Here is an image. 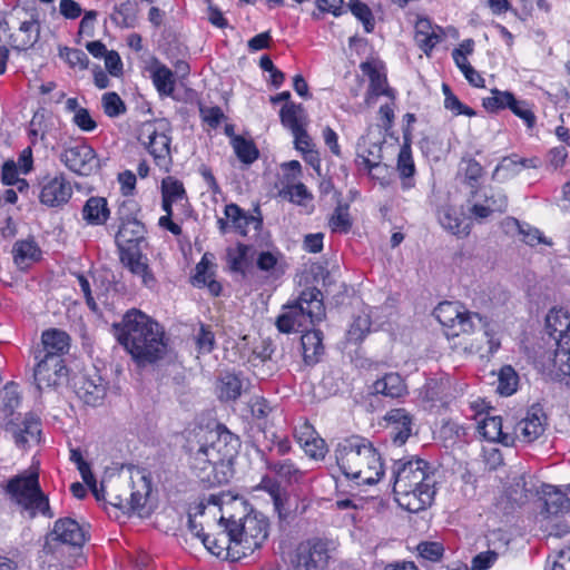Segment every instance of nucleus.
<instances>
[{
	"label": "nucleus",
	"instance_id": "nucleus-61",
	"mask_svg": "<svg viewBox=\"0 0 570 570\" xmlns=\"http://www.w3.org/2000/svg\"><path fill=\"white\" fill-rule=\"evenodd\" d=\"M515 224L519 228V233L522 235V240L530 246H535L538 244L552 245L550 240H548L542 233L534 227L522 228L518 220Z\"/></svg>",
	"mask_w": 570,
	"mask_h": 570
},
{
	"label": "nucleus",
	"instance_id": "nucleus-38",
	"mask_svg": "<svg viewBox=\"0 0 570 570\" xmlns=\"http://www.w3.org/2000/svg\"><path fill=\"white\" fill-rule=\"evenodd\" d=\"M78 394L85 403L96 406L106 395V385L101 377H98V382L92 379L83 377L81 384L78 386Z\"/></svg>",
	"mask_w": 570,
	"mask_h": 570
},
{
	"label": "nucleus",
	"instance_id": "nucleus-41",
	"mask_svg": "<svg viewBox=\"0 0 570 570\" xmlns=\"http://www.w3.org/2000/svg\"><path fill=\"white\" fill-rule=\"evenodd\" d=\"M151 79L160 95H173L175 79L173 71L167 66L156 62L151 70Z\"/></svg>",
	"mask_w": 570,
	"mask_h": 570
},
{
	"label": "nucleus",
	"instance_id": "nucleus-50",
	"mask_svg": "<svg viewBox=\"0 0 570 570\" xmlns=\"http://www.w3.org/2000/svg\"><path fill=\"white\" fill-rule=\"evenodd\" d=\"M197 537L202 540V542L206 547V549L214 556L222 557L224 554V552L226 551V557L230 558L228 556L227 531H225V534L219 538L213 537L207 533L200 534L199 532H197Z\"/></svg>",
	"mask_w": 570,
	"mask_h": 570
},
{
	"label": "nucleus",
	"instance_id": "nucleus-45",
	"mask_svg": "<svg viewBox=\"0 0 570 570\" xmlns=\"http://www.w3.org/2000/svg\"><path fill=\"white\" fill-rule=\"evenodd\" d=\"M512 102H514V95L510 91H501L499 89H492L491 96L482 99V106L489 112L509 109Z\"/></svg>",
	"mask_w": 570,
	"mask_h": 570
},
{
	"label": "nucleus",
	"instance_id": "nucleus-63",
	"mask_svg": "<svg viewBox=\"0 0 570 570\" xmlns=\"http://www.w3.org/2000/svg\"><path fill=\"white\" fill-rule=\"evenodd\" d=\"M303 450L307 456L314 460H322L327 453V445L320 435L313 441L308 442L303 446Z\"/></svg>",
	"mask_w": 570,
	"mask_h": 570
},
{
	"label": "nucleus",
	"instance_id": "nucleus-31",
	"mask_svg": "<svg viewBox=\"0 0 570 570\" xmlns=\"http://www.w3.org/2000/svg\"><path fill=\"white\" fill-rule=\"evenodd\" d=\"M303 358L307 365H314L324 354L323 333L320 330L304 331L301 337Z\"/></svg>",
	"mask_w": 570,
	"mask_h": 570
},
{
	"label": "nucleus",
	"instance_id": "nucleus-39",
	"mask_svg": "<svg viewBox=\"0 0 570 570\" xmlns=\"http://www.w3.org/2000/svg\"><path fill=\"white\" fill-rule=\"evenodd\" d=\"M161 198H165L175 205L185 207L188 204V197L184 184L173 176H167L161 180Z\"/></svg>",
	"mask_w": 570,
	"mask_h": 570
},
{
	"label": "nucleus",
	"instance_id": "nucleus-48",
	"mask_svg": "<svg viewBox=\"0 0 570 570\" xmlns=\"http://www.w3.org/2000/svg\"><path fill=\"white\" fill-rule=\"evenodd\" d=\"M519 376L511 365L503 366L499 372L498 392L501 395H511L517 391Z\"/></svg>",
	"mask_w": 570,
	"mask_h": 570
},
{
	"label": "nucleus",
	"instance_id": "nucleus-52",
	"mask_svg": "<svg viewBox=\"0 0 570 570\" xmlns=\"http://www.w3.org/2000/svg\"><path fill=\"white\" fill-rule=\"evenodd\" d=\"M195 343L199 353L209 354L216 346L215 334L209 325L200 324L195 335Z\"/></svg>",
	"mask_w": 570,
	"mask_h": 570
},
{
	"label": "nucleus",
	"instance_id": "nucleus-54",
	"mask_svg": "<svg viewBox=\"0 0 570 570\" xmlns=\"http://www.w3.org/2000/svg\"><path fill=\"white\" fill-rule=\"evenodd\" d=\"M330 227L333 232L347 233L352 227L348 207L338 205L330 218Z\"/></svg>",
	"mask_w": 570,
	"mask_h": 570
},
{
	"label": "nucleus",
	"instance_id": "nucleus-58",
	"mask_svg": "<svg viewBox=\"0 0 570 570\" xmlns=\"http://www.w3.org/2000/svg\"><path fill=\"white\" fill-rule=\"evenodd\" d=\"M417 552L420 558L428 561H439L444 552L443 546L440 542H421L417 546Z\"/></svg>",
	"mask_w": 570,
	"mask_h": 570
},
{
	"label": "nucleus",
	"instance_id": "nucleus-40",
	"mask_svg": "<svg viewBox=\"0 0 570 570\" xmlns=\"http://www.w3.org/2000/svg\"><path fill=\"white\" fill-rule=\"evenodd\" d=\"M218 396L223 401H235L237 400L243 391V380L235 373H224L219 377L217 386Z\"/></svg>",
	"mask_w": 570,
	"mask_h": 570
},
{
	"label": "nucleus",
	"instance_id": "nucleus-49",
	"mask_svg": "<svg viewBox=\"0 0 570 570\" xmlns=\"http://www.w3.org/2000/svg\"><path fill=\"white\" fill-rule=\"evenodd\" d=\"M350 11L363 23L366 32H372L375 27V19L370 7L360 0H348Z\"/></svg>",
	"mask_w": 570,
	"mask_h": 570
},
{
	"label": "nucleus",
	"instance_id": "nucleus-15",
	"mask_svg": "<svg viewBox=\"0 0 570 570\" xmlns=\"http://www.w3.org/2000/svg\"><path fill=\"white\" fill-rule=\"evenodd\" d=\"M35 360L37 363L33 370V380L39 391L56 387L67 377L68 368L65 360L45 358L37 355H35Z\"/></svg>",
	"mask_w": 570,
	"mask_h": 570
},
{
	"label": "nucleus",
	"instance_id": "nucleus-56",
	"mask_svg": "<svg viewBox=\"0 0 570 570\" xmlns=\"http://www.w3.org/2000/svg\"><path fill=\"white\" fill-rule=\"evenodd\" d=\"M444 36V31L439 30L438 32L415 33L414 39L419 48L429 55L433 48L443 39Z\"/></svg>",
	"mask_w": 570,
	"mask_h": 570
},
{
	"label": "nucleus",
	"instance_id": "nucleus-32",
	"mask_svg": "<svg viewBox=\"0 0 570 570\" xmlns=\"http://www.w3.org/2000/svg\"><path fill=\"white\" fill-rule=\"evenodd\" d=\"M479 431L489 441H498L505 445L513 443L514 439L503 432L502 419L499 415H490L489 413L479 422Z\"/></svg>",
	"mask_w": 570,
	"mask_h": 570
},
{
	"label": "nucleus",
	"instance_id": "nucleus-22",
	"mask_svg": "<svg viewBox=\"0 0 570 570\" xmlns=\"http://www.w3.org/2000/svg\"><path fill=\"white\" fill-rule=\"evenodd\" d=\"M390 438L396 445L406 442L412 433L413 416L405 409H392L385 415Z\"/></svg>",
	"mask_w": 570,
	"mask_h": 570
},
{
	"label": "nucleus",
	"instance_id": "nucleus-47",
	"mask_svg": "<svg viewBox=\"0 0 570 570\" xmlns=\"http://www.w3.org/2000/svg\"><path fill=\"white\" fill-rule=\"evenodd\" d=\"M371 330V318L366 313L354 316L350 328L347 330V340L350 342H362Z\"/></svg>",
	"mask_w": 570,
	"mask_h": 570
},
{
	"label": "nucleus",
	"instance_id": "nucleus-7",
	"mask_svg": "<svg viewBox=\"0 0 570 570\" xmlns=\"http://www.w3.org/2000/svg\"><path fill=\"white\" fill-rule=\"evenodd\" d=\"M549 334L556 340L557 348L552 358L556 377L570 385V313L563 308H552L546 317Z\"/></svg>",
	"mask_w": 570,
	"mask_h": 570
},
{
	"label": "nucleus",
	"instance_id": "nucleus-6",
	"mask_svg": "<svg viewBox=\"0 0 570 570\" xmlns=\"http://www.w3.org/2000/svg\"><path fill=\"white\" fill-rule=\"evenodd\" d=\"M324 316L323 294L312 287L304 289L295 302L283 306L275 325L285 334L304 332L309 325L321 322Z\"/></svg>",
	"mask_w": 570,
	"mask_h": 570
},
{
	"label": "nucleus",
	"instance_id": "nucleus-62",
	"mask_svg": "<svg viewBox=\"0 0 570 570\" xmlns=\"http://www.w3.org/2000/svg\"><path fill=\"white\" fill-rule=\"evenodd\" d=\"M320 434L314 429V426L307 422L304 421L301 425L295 428L294 430V438L299 443V445L303 448L308 442L316 439Z\"/></svg>",
	"mask_w": 570,
	"mask_h": 570
},
{
	"label": "nucleus",
	"instance_id": "nucleus-4",
	"mask_svg": "<svg viewBox=\"0 0 570 570\" xmlns=\"http://www.w3.org/2000/svg\"><path fill=\"white\" fill-rule=\"evenodd\" d=\"M335 455L342 473L348 479L364 484H375L384 474L380 453L365 439H345L338 443Z\"/></svg>",
	"mask_w": 570,
	"mask_h": 570
},
{
	"label": "nucleus",
	"instance_id": "nucleus-20",
	"mask_svg": "<svg viewBox=\"0 0 570 570\" xmlns=\"http://www.w3.org/2000/svg\"><path fill=\"white\" fill-rule=\"evenodd\" d=\"M69 348L70 336L65 331L49 328L42 332L41 347L36 348L33 355L63 360V355L69 352Z\"/></svg>",
	"mask_w": 570,
	"mask_h": 570
},
{
	"label": "nucleus",
	"instance_id": "nucleus-53",
	"mask_svg": "<svg viewBox=\"0 0 570 570\" xmlns=\"http://www.w3.org/2000/svg\"><path fill=\"white\" fill-rule=\"evenodd\" d=\"M102 108L108 117H118L126 112V105L118 94L106 92L101 99Z\"/></svg>",
	"mask_w": 570,
	"mask_h": 570
},
{
	"label": "nucleus",
	"instance_id": "nucleus-57",
	"mask_svg": "<svg viewBox=\"0 0 570 570\" xmlns=\"http://www.w3.org/2000/svg\"><path fill=\"white\" fill-rule=\"evenodd\" d=\"M60 57L72 68L87 69L89 63L87 55L81 49L63 48L60 50Z\"/></svg>",
	"mask_w": 570,
	"mask_h": 570
},
{
	"label": "nucleus",
	"instance_id": "nucleus-33",
	"mask_svg": "<svg viewBox=\"0 0 570 570\" xmlns=\"http://www.w3.org/2000/svg\"><path fill=\"white\" fill-rule=\"evenodd\" d=\"M438 220L441 226L453 235H468V226H463V215L450 205H443L438 209Z\"/></svg>",
	"mask_w": 570,
	"mask_h": 570
},
{
	"label": "nucleus",
	"instance_id": "nucleus-17",
	"mask_svg": "<svg viewBox=\"0 0 570 570\" xmlns=\"http://www.w3.org/2000/svg\"><path fill=\"white\" fill-rule=\"evenodd\" d=\"M39 187V202L47 207H61L72 196V187L62 174L43 177Z\"/></svg>",
	"mask_w": 570,
	"mask_h": 570
},
{
	"label": "nucleus",
	"instance_id": "nucleus-11",
	"mask_svg": "<svg viewBox=\"0 0 570 570\" xmlns=\"http://www.w3.org/2000/svg\"><path fill=\"white\" fill-rule=\"evenodd\" d=\"M474 314L459 302H442L434 309V316L442 324L449 338L459 337L461 334H471L475 327Z\"/></svg>",
	"mask_w": 570,
	"mask_h": 570
},
{
	"label": "nucleus",
	"instance_id": "nucleus-29",
	"mask_svg": "<svg viewBox=\"0 0 570 570\" xmlns=\"http://www.w3.org/2000/svg\"><path fill=\"white\" fill-rule=\"evenodd\" d=\"M262 460L271 472L288 484L299 483L305 476V472L288 459L272 461L263 454Z\"/></svg>",
	"mask_w": 570,
	"mask_h": 570
},
{
	"label": "nucleus",
	"instance_id": "nucleus-37",
	"mask_svg": "<svg viewBox=\"0 0 570 570\" xmlns=\"http://www.w3.org/2000/svg\"><path fill=\"white\" fill-rule=\"evenodd\" d=\"M209 266L210 263L206 255L203 256L200 262L196 265L193 285L196 287L207 286L213 295L218 296L222 292V285L213 278L214 274L209 271Z\"/></svg>",
	"mask_w": 570,
	"mask_h": 570
},
{
	"label": "nucleus",
	"instance_id": "nucleus-10",
	"mask_svg": "<svg viewBox=\"0 0 570 570\" xmlns=\"http://www.w3.org/2000/svg\"><path fill=\"white\" fill-rule=\"evenodd\" d=\"M334 548L327 539L311 538L297 544L292 558L293 570H328Z\"/></svg>",
	"mask_w": 570,
	"mask_h": 570
},
{
	"label": "nucleus",
	"instance_id": "nucleus-14",
	"mask_svg": "<svg viewBox=\"0 0 570 570\" xmlns=\"http://www.w3.org/2000/svg\"><path fill=\"white\" fill-rule=\"evenodd\" d=\"M83 543H58L45 541L42 553L50 557L47 561L50 566H60L62 569H73L85 563L82 553Z\"/></svg>",
	"mask_w": 570,
	"mask_h": 570
},
{
	"label": "nucleus",
	"instance_id": "nucleus-9",
	"mask_svg": "<svg viewBox=\"0 0 570 570\" xmlns=\"http://www.w3.org/2000/svg\"><path fill=\"white\" fill-rule=\"evenodd\" d=\"M171 129L166 120H156L142 124L138 140L145 146L155 164L165 171L173 165Z\"/></svg>",
	"mask_w": 570,
	"mask_h": 570
},
{
	"label": "nucleus",
	"instance_id": "nucleus-64",
	"mask_svg": "<svg viewBox=\"0 0 570 570\" xmlns=\"http://www.w3.org/2000/svg\"><path fill=\"white\" fill-rule=\"evenodd\" d=\"M203 120L212 128H217L224 119V112L220 107H200L199 109Z\"/></svg>",
	"mask_w": 570,
	"mask_h": 570
},
{
	"label": "nucleus",
	"instance_id": "nucleus-36",
	"mask_svg": "<svg viewBox=\"0 0 570 570\" xmlns=\"http://www.w3.org/2000/svg\"><path fill=\"white\" fill-rule=\"evenodd\" d=\"M281 122L291 131L305 127L307 124V115L301 104L287 102L279 111Z\"/></svg>",
	"mask_w": 570,
	"mask_h": 570
},
{
	"label": "nucleus",
	"instance_id": "nucleus-35",
	"mask_svg": "<svg viewBox=\"0 0 570 570\" xmlns=\"http://www.w3.org/2000/svg\"><path fill=\"white\" fill-rule=\"evenodd\" d=\"M12 254L14 263L21 268L30 266L41 257V250L32 239L18 240L13 245Z\"/></svg>",
	"mask_w": 570,
	"mask_h": 570
},
{
	"label": "nucleus",
	"instance_id": "nucleus-44",
	"mask_svg": "<svg viewBox=\"0 0 570 570\" xmlns=\"http://www.w3.org/2000/svg\"><path fill=\"white\" fill-rule=\"evenodd\" d=\"M473 197L481 199L493 213H504L507 210L508 197L500 190H476L473 193Z\"/></svg>",
	"mask_w": 570,
	"mask_h": 570
},
{
	"label": "nucleus",
	"instance_id": "nucleus-42",
	"mask_svg": "<svg viewBox=\"0 0 570 570\" xmlns=\"http://www.w3.org/2000/svg\"><path fill=\"white\" fill-rule=\"evenodd\" d=\"M20 404V395L14 383H8L0 391V414L7 422L13 419L14 410Z\"/></svg>",
	"mask_w": 570,
	"mask_h": 570
},
{
	"label": "nucleus",
	"instance_id": "nucleus-51",
	"mask_svg": "<svg viewBox=\"0 0 570 570\" xmlns=\"http://www.w3.org/2000/svg\"><path fill=\"white\" fill-rule=\"evenodd\" d=\"M546 495L544 507L549 514L556 515L569 509L570 502L564 493L553 490L552 492H547Z\"/></svg>",
	"mask_w": 570,
	"mask_h": 570
},
{
	"label": "nucleus",
	"instance_id": "nucleus-55",
	"mask_svg": "<svg viewBox=\"0 0 570 570\" xmlns=\"http://www.w3.org/2000/svg\"><path fill=\"white\" fill-rule=\"evenodd\" d=\"M517 117L522 119L529 129L535 126L537 117L532 111L530 105L525 100H518L514 97V102L509 108Z\"/></svg>",
	"mask_w": 570,
	"mask_h": 570
},
{
	"label": "nucleus",
	"instance_id": "nucleus-27",
	"mask_svg": "<svg viewBox=\"0 0 570 570\" xmlns=\"http://www.w3.org/2000/svg\"><path fill=\"white\" fill-rule=\"evenodd\" d=\"M409 130L403 131L404 142L401 146L396 169L402 179L403 189H410L414 186L413 176L415 174V165L412 157L411 141L407 139Z\"/></svg>",
	"mask_w": 570,
	"mask_h": 570
},
{
	"label": "nucleus",
	"instance_id": "nucleus-23",
	"mask_svg": "<svg viewBox=\"0 0 570 570\" xmlns=\"http://www.w3.org/2000/svg\"><path fill=\"white\" fill-rule=\"evenodd\" d=\"M361 70L370 79V86L366 92L365 102L371 106L375 104L379 96H387L392 100L395 98L394 90L389 87L386 76L379 70L372 62H362Z\"/></svg>",
	"mask_w": 570,
	"mask_h": 570
},
{
	"label": "nucleus",
	"instance_id": "nucleus-43",
	"mask_svg": "<svg viewBox=\"0 0 570 570\" xmlns=\"http://www.w3.org/2000/svg\"><path fill=\"white\" fill-rule=\"evenodd\" d=\"M281 258L279 252L263 250L257 255L256 266L267 277L278 278L284 273L279 263Z\"/></svg>",
	"mask_w": 570,
	"mask_h": 570
},
{
	"label": "nucleus",
	"instance_id": "nucleus-30",
	"mask_svg": "<svg viewBox=\"0 0 570 570\" xmlns=\"http://www.w3.org/2000/svg\"><path fill=\"white\" fill-rule=\"evenodd\" d=\"M82 218L88 225L99 226L104 225L109 216L110 210L108 202L105 197L91 196L82 207Z\"/></svg>",
	"mask_w": 570,
	"mask_h": 570
},
{
	"label": "nucleus",
	"instance_id": "nucleus-8",
	"mask_svg": "<svg viewBox=\"0 0 570 570\" xmlns=\"http://www.w3.org/2000/svg\"><path fill=\"white\" fill-rule=\"evenodd\" d=\"M6 491L17 504L29 512L31 518L38 513L52 517L49 500L40 489L37 472H24L11 478Z\"/></svg>",
	"mask_w": 570,
	"mask_h": 570
},
{
	"label": "nucleus",
	"instance_id": "nucleus-28",
	"mask_svg": "<svg viewBox=\"0 0 570 570\" xmlns=\"http://www.w3.org/2000/svg\"><path fill=\"white\" fill-rule=\"evenodd\" d=\"M253 255L254 247L252 245L237 243L236 246L226 249L227 266L233 273H238L245 277Z\"/></svg>",
	"mask_w": 570,
	"mask_h": 570
},
{
	"label": "nucleus",
	"instance_id": "nucleus-59",
	"mask_svg": "<svg viewBox=\"0 0 570 570\" xmlns=\"http://www.w3.org/2000/svg\"><path fill=\"white\" fill-rule=\"evenodd\" d=\"M473 318H476L483 330L484 336L488 338L489 352L494 353L500 348V340L497 337V331L491 323L479 313H475Z\"/></svg>",
	"mask_w": 570,
	"mask_h": 570
},
{
	"label": "nucleus",
	"instance_id": "nucleus-24",
	"mask_svg": "<svg viewBox=\"0 0 570 570\" xmlns=\"http://www.w3.org/2000/svg\"><path fill=\"white\" fill-rule=\"evenodd\" d=\"M121 264L127 267L134 275L141 278V283L148 287L154 288L157 284V279L154 276L147 258L144 257L140 249H127L119 253Z\"/></svg>",
	"mask_w": 570,
	"mask_h": 570
},
{
	"label": "nucleus",
	"instance_id": "nucleus-13",
	"mask_svg": "<svg viewBox=\"0 0 570 570\" xmlns=\"http://www.w3.org/2000/svg\"><path fill=\"white\" fill-rule=\"evenodd\" d=\"M60 160L70 171L80 176H89L99 168L96 151L85 142L66 147Z\"/></svg>",
	"mask_w": 570,
	"mask_h": 570
},
{
	"label": "nucleus",
	"instance_id": "nucleus-19",
	"mask_svg": "<svg viewBox=\"0 0 570 570\" xmlns=\"http://www.w3.org/2000/svg\"><path fill=\"white\" fill-rule=\"evenodd\" d=\"M224 215L230 223L232 230L240 236H247L248 227L254 226L255 230H259L263 226V216L259 206H256L253 214L245 212L237 204H227L224 208Z\"/></svg>",
	"mask_w": 570,
	"mask_h": 570
},
{
	"label": "nucleus",
	"instance_id": "nucleus-26",
	"mask_svg": "<svg viewBox=\"0 0 570 570\" xmlns=\"http://www.w3.org/2000/svg\"><path fill=\"white\" fill-rule=\"evenodd\" d=\"M371 393L394 400L405 396L409 392L405 380L399 373L390 372L373 382Z\"/></svg>",
	"mask_w": 570,
	"mask_h": 570
},
{
	"label": "nucleus",
	"instance_id": "nucleus-1",
	"mask_svg": "<svg viewBox=\"0 0 570 570\" xmlns=\"http://www.w3.org/2000/svg\"><path fill=\"white\" fill-rule=\"evenodd\" d=\"M196 441H189L190 465L197 476L210 485L228 481L224 472L240 445L239 438L224 425L213 430H200Z\"/></svg>",
	"mask_w": 570,
	"mask_h": 570
},
{
	"label": "nucleus",
	"instance_id": "nucleus-34",
	"mask_svg": "<svg viewBox=\"0 0 570 570\" xmlns=\"http://www.w3.org/2000/svg\"><path fill=\"white\" fill-rule=\"evenodd\" d=\"M138 12V4L135 1L126 0L114 7L110 19L119 28L131 29L137 24Z\"/></svg>",
	"mask_w": 570,
	"mask_h": 570
},
{
	"label": "nucleus",
	"instance_id": "nucleus-2",
	"mask_svg": "<svg viewBox=\"0 0 570 570\" xmlns=\"http://www.w3.org/2000/svg\"><path fill=\"white\" fill-rule=\"evenodd\" d=\"M112 332L139 366L154 364L166 355L163 326L140 309L127 311L120 322L112 324Z\"/></svg>",
	"mask_w": 570,
	"mask_h": 570
},
{
	"label": "nucleus",
	"instance_id": "nucleus-18",
	"mask_svg": "<svg viewBox=\"0 0 570 570\" xmlns=\"http://www.w3.org/2000/svg\"><path fill=\"white\" fill-rule=\"evenodd\" d=\"M547 425V415L539 404L532 405L525 416L515 424L514 434L517 439L525 443H532L539 439Z\"/></svg>",
	"mask_w": 570,
	"mask_h": 570
},
{
	"label": "nucleus",
	"instance_id": "nucleus-5",
	"mask_svg": "<svg viewBox=\"0 0 570 570\" xmlns=\"http://www.w3.org/2000/svg\"><path fill=\"white\" fill-rule=\"evenodd\" d=\"M219 522L227 531L228 556L233 560L253 554L268 538V519L259 512L252 511L238 519L222 517Z\"/></svg>",
	"mask_w": 570,
	"mask_h": 570
},
{
	"label": "nucleus",
	"instance_id": "nucleus-16",
	"mask_svg": "<svg viewBox=\"0 0 570 570\" xmlns=\"http://www.w3.org/2000/svg\"><path fill=\"white\" fill-rule=\"evenodd\" d=\"M151 490L150 481L147 476L141 475L137 482L132 483L129 499L121 494L111 495L108 501L111 505L126 512L136 513L139 517L148 514L146 502Z\"/></svg>",
	"mask_w": 570,
	"mask_h": 570
},
{
	"label": "nucleus",
	"instance_id": "nucleus-46",
	"mask_svg": "<svg viewBox=\"0 0 570 570\" xmlns=\"http://www.w3.org/2000/svg\"><path fill=\"white\" fill-rule=\"evenodd\" d=\"M232 142L235 154L242 163L249 165L258 158V149L252 140L236 136Z\"/></svg>",
	"mask_w": 570,
	"mask_h": 570
},
{
	"label": "nucleus",
	"instance_id": "nucleus-25",
	"mask_svg": "<svg viewBox=\"0 0 570 570\" xmlns=\"http://www.w3.org/2000/svg\"><path fill=\"white\" fill-rule=\"evenodd\" d=\"M145 225L137 218L120 224L116 234V244L119 253L125 252L126 248L139 249V244L145 240Z\"/></svg>",
	"mask_w": 570,
	"mask_h": 570
},
{
	"label": "nucleus",
	"instance_id": "nucleus-12",
	"mask_svg": "<svg viewBox=\"0 0 570 570\" xmlns=\"http://www.w3.org/2000/svg\"><path fill=\"white\" fill-rule=\"evenodd\" d=\"M4 429L12 434L14 443L20 449H26L41 441L42 424L40 417L35 413L18 415L6 422Z\"/></svg>",
	"mask_w": 570,
	"mask_h": 570
},
{
	"label": "nucleus",
	"instance_id": "nucleus-60",
	"mask_svg": "<svg viewBox=\"0 0 570 570\" xmlns=\"http://www.w3.org/2000/svg\"><path fill=\"white\" fill-rule=\"evenodd\" d=\"M498 558H499V554L493 550L480 552L472 558L471 567H469V569L470 570H488L497 562Z\"/></svg>",
	"mask_w": 570,
	"mask_h": 570
},
{
	"label": "nucleus",
	"instance_id": "nucleus-21",
	"mask_svg": "<svg viewBox=\"0 0 570 570\" xmlns=\"http://www.w3.org/2000/svg\"><path fill=\"white\" fill-rule=\"evenodd\" d=\"M85 529L71 518H61L55 522L53 529L47 534L46 541L58 543H85Z\"/></svg>",
	"mask_w": 570,
	"mask_h": 570
},
{
	"label": "nucleus",
	"instance_id": "nucleus-3",
	"mask_svg": "<svg viewBox=\"0 0 570 570\" xmlns=\"http://www.w3.org/2000/svg\"><path fill=\"white\" fill-rule=\"evenodd\" d=\"M393 492L399 505L409 512L430 507L435 495L436 469L419 456L402 458L393 465Z\"/></svg>",
	"mask_w": 570,
	"mask_h": 570
}]
</instances>
